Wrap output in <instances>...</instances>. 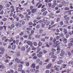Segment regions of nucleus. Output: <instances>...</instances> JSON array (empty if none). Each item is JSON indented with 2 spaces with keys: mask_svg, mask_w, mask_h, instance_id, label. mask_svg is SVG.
Wrapping results in <instances>:
<instances>
[{
  "mask_svg": "<svg viewBox=\"0 0 73 73\" xmlns=\"http://www.w3.org/2000/svg\"><path fill=\"white\" fill-rule=\"evenodd\" d=\"M64 18L65 20L66 21H69V20L70 18L69 17H68V15H67L64 16Z\"/></svg>",
  "mask_w": 73,
  "mask_h": 73,
  "instance_id": "obj_1",
  "label": "nucleus"
},
{
  "mask_svg": "<svg viewBox=\"0 0 73 73\" xmlns=\"http://www.w3.org/2000/svg\"><path fill=\"white\" fill-rule=\"evenodd\" d=\"M27 44H28V45H30L31 47L33 46V43L32 42L28 41L27 42Z\"/></svg>",
  "mask_w": 73,
  "mask_h": 73,
  "instance_id": "obj_2",
  "label": "nucleus"
},
{
  "mask_svg": "<svg viewBox=\"0 0 73 73\" xmlns=\"http://www.w3.org/2000/svg\"><path fill=\"white\" fill-rule=\"evenodd\" d=\"M65 54V52L63 50H62L61 53L60 54V56L61 57L64 56V55Z\"/></svg>",
  "mask_w": 73,
  "mask_h": 73,
  "instance_id": "obj_3",
  "label": "nucleus"
},
{
  "mask_svg": "<svg viewBox=\"0 0 73 73\" xmlns=\"http://www.w3.org/2000/svg\"><path fill=\"white\" fill-rule=\"evenodd\" d=\"M52 64H49L46 67V68L47 69H50V67H51V66H52Z\"/></svg>",
  "mask_w": 73,
  "mask_h": 73,
  "instance_id": "obj_4",
  "label": "nucleus"
},
{
  "mask_svg": "<svg viewBox=\"0 0 73 73\" xmlns=\"http://www.w3.org/2000/svg\"><path fill=\"white\" fill-rule=\"evenodd\" d=\"M21 60L19 59L18 58H16L15 59V61H16L17 63H20L21 62Z\"/></svg>",
  "mask_w": 73,
  "mask_h": 73,
  "instance_id": "obj_5",
  "label": "nucleus"
},
{
  "mask_svg": "<svg viewBox=\"0 0 73 73\" xmlns=\"http://www.w3.org/2000/svg\"><path fill=\"white\" fill-rule=\"evenodd\" d=\"M63 42H64V44H66L67 43V40L66 39V38H64L63 39Z\"/></svg>",
  "mask_w": 73,
  "mask_h": 73,
  "instance_id": "obj_6",
  "label": "nucleus"
},
{
  "mask_svg": "<svg viewBox=\"0 0 73 73\" xmlns=\"http://www.w3.org/2000/svg\"><path fill=\"white\" fill-rule=\"evenodd\" d=\"M3 28H5V30H6V28H7V27L5 26H3V27H0V30H2Z\"/></svg>",
  "mask_w": 73,
  "mask_h": 73,
  "instance_id": "obj_7",
  "label": "nucleus"
},
{
  "mask_svg": "<svg viewBox=\"0 0 73 73\" xmlns=\"http://www.w3.org/2000/svg\"><path fill=\"white\" fill-rule=\"evenodd\" d=\"M56 47H57V50H60V45H56Z\"/></svg>",
  "mask_w": 73,
  "mask_h": 73,
  "instance_id": "obj_8",
  "label": "nucleus"
},
{
  "mask_svg": "<svg viewBox=\"0 0 73 73\" xmlns=\"http://www.w3.org/2000/svg\"><path fill=\"white\" fill-rule=\"evenodd\" d=\"M16 55L17 56H20V52H18L16 54Z\"/></svg>",
  "mask_w": 73,
  "mask_h": 73,
  "instance_id": "obj_9",
  "label": "nucleus"
},
{
  "mask_svg": "<svg viewBox=\"0 0 73 73\" xmlns=\"http://www.w3.org/2000/svg\"><path fill=\"white\" fill-rule=\"evenodd\" d=\"M36 9H33L32 10V12L34 13L36 12Z\"/></svg>",
  "mask_w": 73,
  "mask_h": 73,
  "instance_id": "obj_10",
  "label": "nucleus"
},
{
  "mask_svg": "<svg viewBox=\"0 0 73 73\" xmlns=\"http://www.w3.org/2000/svg\"><path fill=\"white\" fill-rule=\"evenodd\" d=\"M64 32L65 35L68 33V32H67V30H66V29H64Z\"/></svg>",
  "mask_w": 73,
  "mask_h": 73,
  "instance_id": "obj_11",
  "label": "nucleus"
},
{
  "mask_svg": "<svg viewBox=\"0 0 73 73\" xmlns=\"http://www.w3.org/2000/svg\"><path fill=\"white\" fill-rule=\"evenodd\" d=\"M54 69H55V70H57V71H59V69H58V68L56 67V66H55L54 67Z\"/></svg>",
  "mask_w": 73,
  "mask_h": 73,
  "instance_id": "obj_12",
  "label": "nucleus"
},
{
  "mask_svg": "<svg viewBox=\"0 0 73 73\" xmlns=\"http://www.w3.org/2000/svg\"><path fill=\"white\" fill-rule=\"evenodd\" d=\"M19 17H20L21 19H23V18L24 17V15H22V14H19Z\"/></svg>",
  "mask_w": 73,
  "mask_h": 73,
  "instance_id": "obj_13",
  "label": "nucleus"
},
{
  "mask_svg": "<svg viewBox=\"0 0 73 73\" xmlns=\"http://www.w3.org/2000/svg\"><path fill=\"white\" fill-rule=\"evenodd\" d=\"M31 47L30 46L28 49L27 50V52H30V50H31Z\"/></svg>",
  "mask_w": 73,
  "mask_h": 73,
  "instance_id": "obj_14",
  "label": "nucleus"
},
{
  "mask_svg": "<svg viewBox=\"0 0 73 73\" xmlns=\"http://www.w3.org/2000/svg\"><path fill=\"white\" fill-rule=\"evenodd\" d=\"M46 8H44L41 10V12H44L45 11H46Z\"/></svg>",
  "mask_w": 73,
  "mask_h": 73,
  "instance_id": "obj_15",
  "label": "nucleus"
},
{
  "mask_svg": "<svg viewBox=\"0 0 73 73\" xmlns=\"http://www.w3.org/2000/svg\"><path fill=\"white\" fill-rule=\"evenodd\" d=\"M21 50L25 51V48L24 47H23L21 48Z\"/></svg>",
  "mask_w": 73,
  "mask_h": 73,
  "instance_id": "obj_16",
  "label": "nucleus"
},
{
  "mask_svg": "<svg viewBox=\"0 0 73 73\" xmlns=\"http://www.w3.org/2000/svg\"><path fill=\"white\" fill-rule=\"evenodd\" d=\"M5 68V66L2 65H0V69H4Z\"/></svg>",
  "mask_w": 73,
  "mask_h": 73,
  "instance_id": "obj_17",
  "label": "nucleus"
},
{
  "mask_svg": "<svg viewBox=\"0 0 73 73\" xmlns=\"http://www.w3.org/2000/svg\"><path fill=\"white\" fill-rule=\"evenodd\" d=\"M43 31H44V30H43L42 29H40L39 31V33H40V34H41L42 33V32H43Z\"/></svg>",
  "mask_w": 73,
  "mask_h": 73,
  "instance_id": "obj_18",
  "label": "nucleus"
},
{
  "mask_svg": "<svg viewBox=\"0 0 73 73\" xmlns=\"http://www.w3.org/2000/svg\"><path fill=\"white\" fill-rule=\"evenodd\" d=\"M41 36V35H35V37L36 38H39Z\"/></svg>",
  "mask_w": 73,
  "mask_h": 73,
  "instance_id": "obj_19",
  "label": "nucleus"
},
{
  "mask_svg": "<svg viewBox=\"0 0 73 73\" xmlns=\"http://www.w3.org/2000/svg\"><path fill=\"white\" fill-rule=\"evenodd\" d=\"M71 12H72V11H66V12H68V14L70 15H72Z\"/></svg>",
  "mask_w": 73,
  "mask_h": 73,
  "instance_id": "obj_20",
  "label": "nucleus"
},
{
  "mask_svg": "<svg viewBox=\"0 0 73 73\" xmlns=\"http://www.w3.org/2000/svg\"><path fill=\"white\" fill-rule=\"evenodd\" d=\"M64 10L65 11H69V8L68 7H65L64 8Z\"/></svg>",
  "mask_w": 73,
  "mask_h": 73,
  "instance_id": "obj_21",
  "label": "nucleus"
},
{
  "mask_svg": "<svg viewBox=\"0 0 73 73\" xmlns=\"http://www.w3.org/2000/svg\"><path fill=\"white\" fill-rule=\"evenodd\" d=\"M47 13H48V12L47 11H45L44 12H43V16H45L46 14H47Z\"/></svg>",
  "mask_w": 73,
  "mask_h": 73,
  "instance_id": "obj_22",
  "label": "nucleus"
},
{
  "mask_svg": "<svg viewBox=\"0 0 73 73\" xmlns=\"http://www.w3.org/2000/svg\"><path fill=\"white\" fill-rule=\"evenodd\" d=\"M40 50H41V48H38L36 52V53H38V52H40Z\"/></svg>",
  "mask_w": 73,
  "mask_h": 73,
  "instance_id": "obj_23",
  "label": "nucleus"
},
{
  "mask_svg": "<svg viewBox=\"0 0 73 73\" xmlns=\"http://www.w3.org/2000/svg\"><path fill=\"white\" fill-rule=\"evenodd\" d=\"M54 54V53L53 52H51L49 54V56H51V55H53Z\"/></svg>",
  "mask_w": 73,
  "mask_h": 73,
  "instance_id": "obj_24",
  "label": "nucleus"
},
{
  "mask_svg": "<svg viewBox=\"0 0 73 73\" xmlns=\"http://www.w3.org/2000/svg\"><path fill=\"white\" fill-rule=\"evenodd\" d=\"M0 50L2 51H4V50H5V49H4V48L3 47L0 48Z\"/></svg>",
  "mask_w": 73,
  "mask_h": 73,
  "instance_id": "obj_25",
  "label": "nucleus"
},
{
  "mask_svg": "<svg viewBox=\"0 0 73 73\" xmlns=\"http://www.w3.org/2000/svg\"><path fill=\"white\" fill-rule=\"evenodd\" d=\"M6 38H7V37L6 36H4L2 38V40H5Z\"/></svg>",
  "mask_w": 73,
  "mask_h": 73,
  "instance_id": "obj_26",
  "label": "nucleus"
},
{
  "mask_svg": "<svg viewBox=\"0 0 73 73\" xmlns=\"http://www.w3.org/2000/svg\"><path fill=\"white\" fill-rule=\"evenodd\" d=\"M32 48V50H36V48H35L33 47V46H31Z\"/></svg>",
  "mask_w": 73,
  "mask_h": 73,
  "instance_id": "obj_27",
  "label": "nucleus"
},
{
  "mask_svg": "<svg viewBox=\"0 0 73 73\" xmlns=\"http://www.w3.org/2000/svg\"><path fill=\"white\" fill-rule=\"evenodd\" d=\"M63 61L62 60H60L58 62V64H61V63Z\"/></svg>",
  "mask_w": 73,
  "mask_h": 73,
  "instance_id": "obj_28",
  "label": "nucleus"
},
{
  "mask_svg": "<svg viewBox=\"0 0 73 73\" xmlns=\"http://www.w3.org/2000/svg\"><path fill=\"white\" fill-rule=\"evenodd\" d=\"M16 48V45H14L12 46V48L13 49H15Z\"/></svg>",
  "mask_w": 73,
  "mask_h": 73,
  "instance_id": "obj_29",
  "label": "nucleus"
},
{
  "mask_svg": "<svg viewBox=\"0 0 73 73\" xmlns=\"http://www.w3.org/2000/svg\"><path fill=\"white\" fill-rule=\"evenodd\" d=\"M31 67L33 68H35V64H33L32 65Z\"/></svg>",
  "mask_w": 73,
  "mask_h": 73,
  "instance_id": "obj_30",
  "label": "nucleus"
},
{
  "mask_svg": "<svg viewBox=\"0 0 73 73\" xmlns=\"http://www.w3.org/2000/svg\"><path fill=\"white\" fill-rule=\"evenodd\" d=\"M37 56H38V57H41L42 56V55H40L39 54H37Z\"/></svg>",
  "mask_w": 73,
  "mask_h": 73,
  "instance_id": "obj_31",
  "label": "nucleus"
},
{
  "mask_svg": "<svg viewBox=\"0 0 73 73\" xmlns=\"http://www.w3.org/2000/svg\"><path fill=\"white\" fill-rule=\"evenodd\" d=\"M16 8H17V9H16V10H17L16 12H17V13H18V12H21V11L17 10V9H19V7H16Z\"/></svg>",
  "mask_w": 73,
  "mask_h": 73,
  "instance_id": "obj_32",
  "label": "nucleus"
},
{
  "mask_svg": "<svg viewBox=\"0 0 73 73\" xmlns=\"http://www.w3.org/2000/svg\"><path fill=\"white\" fill-rule=\"evenodd\" d=\"M67 66V65L66 64H63L62 66V67L63 68H65L66 66Z\"/></svg>",
  "mask_w": 73,
  "mask_h": 73,
  "instance_id": "obj_33",
  "label": "nucleus"
},
{
  "mask_svg": "<svg viewBox=\"0 0 73 73\" xmlns=\"http://www.w3.org/2000/svg\"><path fill=\"white\" fill-rule=\"evenodd\" d=\"M7 20V18H4L2 19V21H6Z\"/></svg>",
  "mask_w": 73,
  "mask_h": 73,
  "instance_id": "obj_34",
  "label": "nucleus"
},
{
  "mask_svg": "<svg viewBox=\"0 0 73 73\" xmlns=\"http://www.w3.org/2000/svg\"><path fill=\"white\" fill-rule=\"evenodd\" d=\"M38 22L40 23V24H43V23H44V21H38Z\"/></svg>",
  "mask_w": 73,
  "mask_h": 73,
  "instance_id": "obj_35",
  "label": "nucleus"
},
{
  "mask_svg": "<svg viewBox=\"0 0 73 73\" xmlns=\"http://www.w3.org/2000/svg\"><path fill=\"white\" fill-rule=\"evenodd\" d=\"M42 43L40 42H38V45L39 46H41V45H42Z\"/></svg>",
  "mask_w": 73,
  "mask_h": 73,
  "instance_id": "obj_36",
  "label": "nucleus"
},
{
  "mask_svg": "<svg viewBox=\"0 0 73 73\" xmlns=\"http://www.w3.org/2000/svg\"><path fill=\"white\" fill-rule=\"evenodd\" d=\"M52 58H57V56H55L54 55H52L51 56Z\"/></svg>",
  "mask_w": 73,
  "mask_h": 73,
  "instance_id": "obj_37",
  "label": "nucleus"
},
{
  "mask_svg": "<svg viewBox=\"0 0 73 73\" xmlns=\"http://www.w3.org/2000/svg\"><path fill=\"white\" fill-rule=\"evenodd\" d=\"M24 34V33L23 32H21V33H20L19 35L20 36H23Z\"/></svg>",
  "mask_w": 73,
  "mask_h": 73,
  "instance_id": "obj_38",
  "label": "nucleus"
},
{
  "mask_svg": "<svg viewBox=\"0 0 73 73\" xmlns=\"http://www.w3.org/2000/svg\"><path fill=\"white\" fill-rule=\"evenodd\" d=\"M19 40H16V44H17V45L19 43Z\"/></svg>",
  "mask_w": 73,
  "mask_h": 73,
  "instance_id": "obj_39",
  "label": "nucleus"
},
{
  "mask_svg": "<svg viewBox=\"0 0 73 73\" xmlns=\"http://www.w3.org/2000/svg\"><path fill=\"white\" fill-rule=\"evenodd\" d=\"M30 70L31 72H35V68L31 69Z\"/></svg>",
  "mask_w": 73,
  "mask_h": 73,
  "instance_id": "obj_40",
  "label": "nucleus"
},
{
  "mask_svg": "<svg viewBox=\"0 0 73 73\" xmlns=\"http://www.w3.org/2000/svg\"><path fill=\"white\" fill-rule=\"evenodd\" d=\"M34 45L35 46H37V44L36 43V42H34L33 43Z\"/></svg>",
  "mask_w": 73,
  "mask_h": 73,
  "instance_id": "obj_41",
  "label": "nucleus"
},
{
  "mask_svg": "<svg viewBox=\"0 0 73 73\" xmlns=\"http://www.w3.org/2000/svg\"><path fill=\"white\" fill-rule=\"evenodd\" d=\"M40 59H38L36 60V62L37 63H38L39 62H40Z\"/></svg>",
  "mask_w": 73,
  "mask_h": 73,
  "instance_id": "obj_42",
  "label": "nucleus"
},
{
  "mask_svg": "<svg viewBox=\"0 0 73 73\" xmlns=\"http://www.w3.org/2000/svg\"><path fill=\"white\" fill-rule=\"evenodd\" d=\"M40 27V25H38L36 26V28H39Z\"/></svg>",
  "mask_w": 73,
  "mask_h": 73,
  "instance_id": "obj_43",
  "label": "nucleus"
},
{
  "mask_svg": "<svg viewBox=\"0 0 73 73\" xmlns=\"http://www.w3.org/2000/svg\"><path fill=\"white\" fill-rule=\"evenodd\" d=\"M73 45V44L72 43H70L68 44L69 46H72Z\"/></svg>",
  "mask_w": 73,
  "mask_h": 73,
  "instance_id": "obj_44",
  "label": "nucleus"
},
{
  "mask_svg": "<svg viewBox=\"0 0 73 73\" xmlns=\"http://www.w3.org/2000/svg\"><path fill=\"white\" fill-rule=\"evenodd\" d=\"M22 70V68H19L18 69V71H21Z\"/></svg>",
  "mask_w": 73,
  "mask_h": 73,
  "instance_id": "obj_45",
  "label": "nucleus"
},
{
  "mask_svg": "<svg viewBox=\"0 0 73 73\" xmlns=\"http://www.w3.org/2000/svg\"><path fill=\"white\" fill-rule=\"evenodd\" d=\"M36 56V53H33V54H32L31 56L32 57H33L34 56Z\"/></svg>",
  "mask_w": 73,
  "mask_h": 73,
  "instance_id": "obj_46",
  "label": "nucleus"
},
{
  "mask_svg": "<svg viewBox=\"0 0 73 73\" xmlns=\"http://www.w3.org/2000/svg\"><path fill=\"white\" fill-rule=\"evenodd\" d=\"M66 38H68L69 36V34H67L66 35Z\"/></svg>",
  "mask_w": 73,
  "mask_h": 73,
  "instance_id": "obj_47",
  "label": "nucleus"
},
{
  "mask_svg": "<svg viewBox=\"0 0 73 73\" xmlns=\"http://www.w3.org/2000/svg\"><path fill=\"white\" fill-rule=\"evenodd\" d=\"M36 58H37V56H34L33 58V59H36Z\"/></svg>",
  "mask_w": 73,
  "mask_h": 73,
  "instance_id": "obj_48",
  "label": "nucleus"
},
{
  "mask_svg": "<svg viewBox=\"0 0 73 73\" xmlns=\"http://www.w3.org/2000/svg\"><path fill=\"white\" fill-rule=\"evenodd\" d=\"M70 41L71 42H73V38H71L70 39Z\"/></svg>",
  "mask_w": 73,
  "mask_h": 73,
  "instance_id": "obj_49",
  "label": "nucleus"
},
{
  "mask_svg": "<svg viewBox=\"0 0 73 73\" xmlns=\"http://www.w3.org/2000/svg\"><path fill=\"white\" fill-rule=\"evenodd\" d=\"M16 15V14H14L13 15V17L14 18V19H15L16 17V16H15Z\"/></svg>",
  "mask_w": 73,
  "mask_h": 73,
  "instance_id": "obj_50",
  "label": "nucleus"
},
{
  "mask_svg": "<svg viewBox=\"0 0 73 73\" xmlns=\"http://www.w3.org/2000/svg\"><path fill=\"white\" fill-rule=\"evenodd\" d=\"M41 41H42L44 42L45 41V39L44 38H42L41 39Z\"/></svg>",
  "mask_w": 73,
  "mask_h": 73,
  "instance_id": "obj_51",
  "label": "nucleus"
},
{
  "mask_svg": "<svg viewBox=\"0 0 73 73\" xmlns=\"http://www.w3.org/2000/svg\"><path fill=\"white\" fill-rule=\"evenodd\" d=\"M32 24H33V23H32V22H30L29 23V25H32Z\"/></svg>",
  "mask_w": 73,
  "mask_h": 73,
  "instance_id": "obj_52",
  "label": "nucleus"
},
{
  "mask_svg": "<svg viewBox=\"0 0 73 73\" xmlns=\"http://www.w3.org/2000/svg\"><path fill=\"white\" fill-rule=\"evenodd\" d=\"M31 35H32L31 34L29 35V37H28V38H29V39H30L31 40V37H30V36H31Z\"/></svg>",
  "mask_w": 73,
  "mask_h": 73,
  "instance_id": "obj_53",
  "label": "nucleus"
},
{
  "mask_svg": "<svg viewBox=\"0 0 73 73\" xmlns=\"http://www.w3.org/2000/svg\"><path fill=\"white\" fill-rule=\"evenodd\" d=\"M51 50L52 52H55V51H56V50L55 49H54V48H52L51 49Z\"/></svg>",
  "mask_w": 73,
  "mask_h": 73,
  "instance_id": "obj_54",
  "label": "nucleus"
},
{
  "mask_svg": "<svg viewBox=\"0 0 73 73\" xmlns=\"http://www.w3.org/2000/svg\"><path fill=\"white\" fill-rule=\"evenodd\" d=\"M56 44H60V43L59 42V41H57L56 42Z\"/></svg>",
  "mask_w": 73,
  "mask_h": 73,
  "instance_id": "obj_55",
  "label": "nucleus"
},
{
  "mask_svg": "<svg viewBox=\"0 0 73 73\" xmlns=\"http://www.w3.org/2000/svg\"><path fill=\"white\" fill-rule=\"evenodd\" d=\"M44 26H45V24H42V28H44Z\"/></svg>",
  "mask_w": 73,
  "mask_h": 73,
  "instance_id": "obj_56",
  "label": "nucleus"
},
{
  "mask_svg": "<svg viewBox=\"0 0 73 73\" xmlns=\"http://www.w3.org/2000/svg\"><path fill=\"white\" fill-rule=\"evenodd\" d=\"M15 11V9L14 8L12 9L11 12H14Z\"/></svg>",
  "mask_w": 73,
  "mask_h": 73,
  "instance_id": "obj_57",
  "label": "nucleus"
},
{
  "mask_svg": "<svg viewBox=\"0 0 73 73\" xmlns=\"http://www.w3.org/2000/svg\"><path fill=\"white\" fill-rule=\"evenodd\" d=\"M23 37H24V38H27L28 37V35H25L23 36Z\"/></svg>",
  "mask_w": 73,
  "mask_h": 73,
  "instance_id": "obj_58",
  "label": "nucleus"
},
{
  "mask_svg": "<svg viewBox=\"0 0 73 73\" xmlns=\"http://www.w3.org/2000/svg\"><path fill=\"white\" fill-rule=\"evenodd\" d=\"M48 6L50 7H51V6L52 5V4L50 3H48Z\"/></svg>",
  "mask_w": 73,
  "mask_h": 73,
  "instance_id": "obj_59",
  "label": "nucleus"
},
{
  "mask_svg": "<svg viewBox=\"0 0 73 73\" xmlns=\"http://www.w3.org/2000/svg\"><path fill=\"white\" fill-rule=\"evenodd\" d=\"M6 6L7 7H9V6H10V5H9V4H7L6 5Z\"/></svg>",
  "mask_w": 73,
  "mask_h": 73,
  "instance_id": "obj_60",
  "label": "nucleus"
},
{
  "mask_svg": "<svg viewBox=\"0 0 73 73\" xmlns=\"http://www.w3.org/2000/svg\"><path fill=\"white\" fill-rule=\"evenodd\" d=\"M68 55H69V56H71V53L70 52H68Z\"/></svg>",
  "mask_w": 73,
  "mask_h": 73,
  "instance_id": "obj_61",
  "label": "nucleus"
},
{
  "mask_svg": "<svg viewBox=\"0 0 73 73\" xmlns=\"http://www.w3.org/2000/svg\"><path fill=\"white\" fill-rule=\"evenodd\" d=\"M3 53H4V51L1 52L0 54H3Z\"/></svg>",
  "mask_w": 73,
  "mask_h": 73,
  "instance_id": "obj_62",
  "label": "nucleus"
},
{
  "mask_svg": "<svg viewBox=\"0 0 73 73\" xmlns=\"http://www.w3.org/2000/svg\"><path fill=\"white\" fill-rule=\"evenodd\" d=\"M46 73H49V70H47L46 71Z\"/></svg>",
  "mask_w": 73,
  "mask_h": 73,
  "instance_id": "obj_63",
  "label": "nucleus"
},
{
  "mask_svg": "<svg viewBox=\"0 0 73 73\" xmlns=\"http://www.w3.org/2000/svg\"><path fill=\"white\" fill-rule=\"evenodd\" d=\"M10 72L11 73H13L14 72V71L12 70H10Z\"/></svg>",
  "mask_w": 73,
  "mask_h": 73,
  "instance_id": "obj_64",
  "label": "nucleus"
}]
</instances>
